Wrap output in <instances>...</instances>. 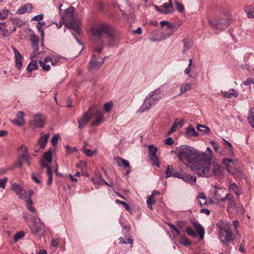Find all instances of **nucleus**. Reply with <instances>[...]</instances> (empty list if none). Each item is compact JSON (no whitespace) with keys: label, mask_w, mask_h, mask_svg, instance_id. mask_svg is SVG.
Masks as SVG:
<instances>
[{"label":"nucleus","mask_w":254,"mask_h":254,"mask_svg":"<svg viewBox=\"0 0 254 254\" xmlns=\"http://www.w3.org/2000/svg\"><path fill=\"white\" fill-rule=\"evenodd\" d=\"M173 152L181 161L190 166L191 170L200 176L209 177L214 175L219 177L222 173L220 165L216 161L211 162L205 152L186 145L177 147Z\"/></svg>","instance_id":"nucleus-1"},{"label":"nucleus","mask_w":254,"mask_h":254,"mask_svg":"<svg viewBox=\"0 0 254 254\" xmlns=\"http://www.w3.org/2000/svg\"><path fill=\"white\" fill-rule=\"evenodd\" d=\"M74 10L73 7H69L63 12H61V17L65 27L75 33H78L80 22L78 18L74 15Z\"/></svg>","instance_id":"nucleus-2"},{"label":"nucleus","mask_w":254,"mask_h":254,"mask_svg":"<svg viewBox=\"0 0 254 254\" xmlns=\"http://www.w3.org/2000/svg\"><path fill=\"white\" fill-rule=\"evenodd\" d=\"M163 94L164 91L160 88L150 92L145 97L143 103L136 111V113H143L150 109L162 99Z\"/></svg>","instance_id":"nucleus-3"},{"label":"nucleus","mask_w":254,"mask_h":254,"mask_svg":"<svg viewBox=\"0 0 254 254\" xmlns=\"http://www.w3.org/2000/svg\"><path fill=\"white\" fill-rule=\"evenodd\" d=\"M112 27L107 23H100L92 26L90 29L92 35L97 40H102L101 38L107 34Z\"/></svg>","instance_id":"nucleus-4"},{"label":"nucleus","mask_w":254,"mask_h":254,"mask_svg":"<svg viewBox=\"0 0 254 254\" xmlns=\"http://www.w3.org/2000/svg\"><path fill=\"white\" fill-rule=\"evenodd\" d=\"M60 57L58 55H51L43 60H40L39 64L43 70L49 71L51 70V65L56 66L60 62Z\"/></svg>","instance_id":"nucleus-5"},{"label":"nucleus","mask_w":254,"mask_h":254,"mask_svg":"<svg viewBox=\"0 0 254 254\" xmlns=\"http://www.w3.org/2000/svg\"><path fill=\"white\" fill-rule=\"evenodd\" d=\"M24 182L21 181L19 184L13 183L11 185V190L21 199H25L26 197H31L33 191L31 190H25L23 187Z\"/></svg>","instance_id":"nucleus-6"},{"label":"nucleus","mask_w":254,"mask_h":254,"mask_svg":"<svg viewBox=\"0 0 254 254\" xmlns=\"http://www.w3.org/2000/svg\"><path fill=\"white\" fill-rule=\"evenodd\" d=\"M46 121V117L42 114H36L29 121V124L34 127H43Z\"/></svg>","instance_id":"nucleus-7"},{"label":"nucleus","mask_w":254,"mask_h":254,"mask_svg":"<svg viewBox=\"0 0 254 254\" xmlns=\"http://www.w3.org/2000/svg\"><path fill=\"white\" fill-rule=\"evenodd\" d=\"M213 190V196L212 199L213 201L218 204H220L226 201L227 193H225L226 189L223 188H219L216 186L214 187Z\"/></svg>","instance_id":"nucleus-8"},{"label":"nucleus","mask_w":254,"mask_h":254,"mask_svg":"<svg viewBox=\"0 0 254 254\" xmlns=\"http://www.w3.org/2000/svg\"><path fill=\"white\" fill-rule=\"evenodd\" d=\"M32 224H28V226L30 229L31 232L34 235H38L40 234L44 226V224L40 222L36 215L32 216Z\"/></svg>","instance_id":"nucleus-9"},{"label":"nucleus","mask_w":254,"mask_h":254,"mask_svg":"<svg viewBox=\"0 0 254 254\" xmlns=\"http://www.w3.org/2000/svg\"><path fill=\"white\" fill-rule=\"evenodd\" d=\"M219 238L223 243L232 241L234 239V235L229 228H222L219 230Z\"/></svg>","instance_id":"nucleus-10"},{"label":"nucleus","mask_w":254,"mask_h":254,"mask_svg":"<svg viewBox=\"0 0 254 254\" xmlns=\"http://www.w3.org/2000/svg\"><path fill=\"white\" fill-rule=\"evenodd\" d=\"M30 41L32 42V48L33 52L30 54L29 58L30 59H33L34 58H39V56L41 53L38 52V44H39V38L35 34H33L30 36Z\"/></svg>","instance_id":"nucleus-11"},{"label":"nucleus","mask_w":254,"mask_h":254,"mask_svg":"<svg viewBox=\"0 0 254 254\" xmlns=\"http://www.w3.org/2000/svg\"><path fill=\"white\" fill-rule=\"evenodd\" d=\"M93 108V107H90L87 112L84 113L81 117L77 119L78 128L79 129L83 128L91 120L92 115L91 112Z\"/></svg>","instance_id":"nucleus-12"},{"label":"nucleus","mask_w":254,"mask_h":254,"mask_svg":"<svg viewBox=\"0 0 254 254\" xmlns=\"http://www.w3.org/2000/svg\"><path fill=\"white\" fill-rule=\"evenodd\" d=\"M226 201H228V206L227 209L228 211H235L241 214H243L244 213L245 210L242 206L236 207V203L232 194L230 193H227Z\"/></svg>","instance_id":"nucleus-13"},{"label":"nucleus","mask_w":254,"mask_h":254,"mask_svg":"<svg viewBox=\"0 0 254 254\" xmlns=\"http://www.w3.org/2000/svg\"><path fill=\"white\" fill-rule=\"evenodd\" d=\"M106 45L108 46H114L119 40V35L116 31L112 28L105 36Z\"/></svg>","instance_id":"nucleus-14"},{"label":"nucleus","mask_w":254,"mask_h":254,"mask_svg":"<svg viewBox=\"0 0 254 254\" xmlns=\"http://www.w3.org/2000/svg\"><path fill=\"white\" fill-rule=\"evenodd\" d=\"M157 150L158 148L152 145L149 147V157L152 161V164L158 167L159 163L156 156Z\"/></svg>","instance_id":"nucleus-15"},{"label":"nucleus","mask_w":254,"mask_h":254,"mask_svg":"<svg viewBox=\"0 0 254 254\" xmlns=\"http://www.w3.org/2000/svg\"><path fill=\"white\" fill-rule=\"evenodd\" d=\"M92 117H94L92 122V125L94 126H98L104 122L103 113L100 110H97L94 113H92L91 118Z\"/></svg>","instance_id":"nucleus-16"},{"label":"nucleus","mask_w":254,"mask_h":254,"mask_svg":"<svg viewBox=\"0 0 254 254\" xmlns=\"http://www.w3.org/2000/svg\"><path fill=\"white\" fill-rule=\"evenodd\" d=\"M223 140L228 146L226 148L225 150L220 151V154L223 156L228 157H233L234 156V153L232 144L225 139H223Z\"/></svg>","instance_id":"nucleus-17"},{"label":"nucleus","mask_w":254,"mask_h":254,"mask_svg":"<svg viewBox=\"0 0 254 254\" xmlns=\"http://www.w3.org/2000/svg\"><path fill=\"white\" fill-rule=\"evenodd\" d=\"M13 51L14 54L16 67L19 70L22 67L23 60L24 59L23 57L21 55L20 53L15 48H13Z\"/></svg>","instance_id":"nucleus-18"},{"label":"nucleus","mask_w":254,"mask_h":254,"mask_svg":"<svg viewBox=\"0 0 254 254\" xmlns=\"http://www.w3.org/2000/svg\"><path fill=\"white\" fill-rule=\"evenodd\" d=\"M192 226L196 230L197 233L199 236V240H202L204 238V230L202 226L195 220L191 221Z\"/></svg>","instance_id":"nucleus-19"},{"label":"nucleus","mask_w":254,"mask_h":254,"mask_svg":"<svg viewBox=\"0 0 254 254\" xmlns=\"http://www.w3.org/2000/svg\"><path fill=\"white\" fill-rule=\"evenodd\" d=\"M12 123L18 126H22L24 125L25 124L24 112L20 111L18 112L16 115L15 118L12 121Z\"/></svg>","instance_id":"nucleus-20"},{"label":"nucleus","mask_w":254,"mask_h":254,"mask_svg":"<svg viewBox=\"0 0 254 254\" xmlns=\"http://www.w3.org/2000/svg\"><path fill=\"white\" fill-rule=\"evenodd\" d=\"M33 9V5L31 3H26L19 7L16 13L18 14H23L26 13H29Z\"/></svg>","instance_id":"nucleus-21"},{"label":"nucleus","mask_w":254,"mask_h":254,"mask_svg":"<svg viewBox=\"0 0 254 254\" xmlns=\"http://www.w3.org/2000/svg\"><path fill=\"white\" fill-rule=\"evenodd\" d=\"M93 52L98 53H101L104 47L103 40H97L93 41Z\"/></svg>","instance_id":"nucleus-22"},{"label":"nucleus","mask_w":254,"mask_h":254,"mask_svg":"<svg viewBox=\"0 0 254 254\" xmlns=\"http://www.w3.org/2000/svg\"><path fill=\"white\" fill-rule=\"evenodd\" d=\"M42 168H46L47 169V175L48 176V181L47 184L49 186H50L52 184L53 179V171L51 169V168L50 165L48 164H46L43 161L42 163Z\"/></svg>","instance_id":"nucleus-23"},{"label":"nucleus","mask_w":254,"mask_h":254,"mask_svg":"<svg viewBox=\"0 0 254 254\" xmlns=\"http://www.w3.org/2000/svg\"><path fill=\"white\" fill-rule=\"evenodd\" d=\"M156 194H160L159 192L157 190L153 191L151 195L147 198L146 200L147 206L150 210L153 209V204H155L156 201L154 196Z\"/></svg>","instance_id":"nucleus-24"},{"label":"nucleus","mask_w":254,"mask_h":254,"mask_svg":"<svg viewBox=\"0 0 254 254\" xmlns=\"http://www.w3.org/2000/svg\"><path fill=\"white\" fill-rule=\"evenodd\" d=\"M49 135L50 134L49 133L46 134L41 133L40 138L38 141V145L39 146L40 149L45 148L47 144Z\"/></svg>","instance_id":"nucleus-25"},{"label":"nucleus","mask_w":254,"mask_h":254,"mask_svg":"<svg viewBox=\"0 0 254 254\" xmlns=\"http://www.w3.org/2000/svg\"><path fill=\"white\" fill-rule=\"evenodd\" d=\"M184 120L183 119H176L173 126L172 127L170 130L169 132V134L174 132L177 128H181L184 124Z\"/></svg>","instance_id":"nucleus-26"},{"label":"nucleus","mask_w":254,"mask_h":254,"mask_svg":"<svg viewBox=\"0 0 254 254\" xmlns=\"http://www.w3.org/2000/svg\"><path fill=\"white\" fill-rule=\"evenodd\" d=\"M29 155L28 148L24 145H21L18 149V158L22 159Z\"/></svg>","instance_id":"nucleus-27"},{"label":"nucleus","mask_w":254,"mask_h":254,"mask_svg":"<svg viewBox=\"0 0 254 254\" xmlns=\"http://www.w3.org/2000/svg\"><path fill=\"white\" fill-rule=\"evenodd\" d=\"M236 162V159H232L231 158H224L223 159V163L226 166V169L229 172L231 173L232 174L234 173V172L231 169V164H233L234 163H235Z\"/></svg>","instance_id":"nucleus-28"},{"label":"nucleus","mask_w":254,"mask_h":254,"mask_svg":"<svg viewBox=\"0 0 254 254\" xmlns=\"http://www.w3.org/2000/svg\"><path fill=\"white\" fill-rule=\"evenodd\" d=\"M104 63V59L100 63L96 60V58L94 55L92 56V60L89 62V69L92 70L95 68H99Z\"/></svg>","instance_id":"nucleus-29"},{"label":"nucleus","mask_w":254,"mask_h":254,"mask_svg":"<svg viewBox=\"0 0 254 254\" xmlns=\"http://www.w3.org/2000/svg\"><path fill=\"white\" fill-rule=\"evenodd\" d=\"M91 181L96 185H103L104 183H106V181L102 178L100 174H95L91 178Z\"/></svg>","instance_id":"nucleus-30"},{"label":"nucleus","mask_w":254,"mask_h":254,"mask_svg":"<svg viewBox=\"0 0 254 254\" xmlns=\"http://www.w3.org/2000/svg\"><path fill=\"white\" fill-rule=\"evenodd\" d=\"M31 197H26L27 199H25V202L26 203V206L28 210H29L32 213L36 215L37 211L36 209L33 206V201L31 198Z\"/></svg>","instance_id":"nucleus-31"},{"label":"nucleus","mask_w":254,"mask_h":254,"mask_svg":"<svg viewBox=\"0 0 254 254\" xmlns=\"http://www.w3.org/2000/svg\"><path fill=\"white\" fill-rule=\"evenodd\" d=\"M52 152L51 150H49L44 154L43 159L41 161V167H42V163L43 161L46 164L49 165V163L52 160Z\"/></svg>","instance_id":"nucleus-32"},{"label":"nucleus","mask_w":254,"mask_h":254,"mask_svg":"<svg viewBox=\"0 0 254 254\" xmlns=\"http://www.w3.org/2000/svg\"><path fill=\"white\" fill-rule=\"evenodd\" d=\"M228 190L230 191L234 192L238 196H239L242 191V189L238 187L235 183L230 184L228 187Z\"/></svg>","instance_id":"nucleus-33"},{"label":"nucleus","mask_w":254,"mask_h":254,"mask_svg":"<svg viewBox=\"0 0 254 254\" xmlns=\"http://www.w3.org/2000/svg\"><path fill=\"white\" fill-rule=\"evenodd\" d=\"M223 96L226 98H230L232 96L237 97L239 93L234 89H230L228 91L222 92Z\"/></svg>","instance_id":"nucleus-34"},{"label":"nucleus","mask_w":254,"mask_h":254,"mask_svg":"<svg viewBox=\"0 0 254 254\" xmlns=\"http://www.w3.org/2000/svg\"><path fill=\"white\" fill-rule=\"evenodd\" d=\"M160 25L162 27H166L164 30L167 31V34L165 35L164 37L171 30H173L174 27L173 24L167 21H161L160 22Z\"/></svg>","instance_id":"nucleus-35"},{"label":"nucleus","mask_w":254,"mask_h":254,"mask_svg":"<svg viewBox=\"0 0 254 254\" xmlns=\"http://www.w3.org/2000/svg\"><path fill=\"white\" fill-rule=\"evenodd\" d=\"M32 61L28 64L26 70L28 72H31L32 71L37 69L38 67V63L36 60L31 59Z\"/></svg>","instance_id":"nucleus-36"},{"label":"nucleus","mask_w":254,"mask_h":254,"mask_svg":"<svg viewBox=\"0 0 254 254\" xmlns=\"http://www.w3.org/2000/svg\"><path fill=\"white\" fill-rule=\"evenodd\" d=\"M183 43L184 44V47L182 50V53L185 54L191 48L192 46V42L190 40L184 39L183 40Z\"/></svg>","instance_id":"nucleus-37"},{"label":"nucleus","mask_w":254,"mask_h":254,"mask_svg":"<svg viewBox=\"0 0 254 254\" xmlns=\"http://www.w3.org/2000/svg\"><path fill=\"white\" fill-rule=\"evenodd\" d=\"M162 8H164L161 12L164 13H168L172 11V4L171 0H169L168 2L164 3L162 5Z\"/></svg>","instance_id":"nucleus-38"},{"label":"nucleus","mask_w":254,"mask_h":254,"mask_svg":"<svg viewBox=\"0 0 254 254\" xmlns=\"http://www.w3.org/2000/svg\"><path fill=\"white\" fill-rule=\"evenodd\" d=\"M115 160L118 166H124L125 168H129V163L127 160H126L121 157H116Z\"/></svg>","instance_id":"nucleus-39"},{"label":"nucleus","mask_w":254,"mask_h":254,"mask_svg":"<svg viewBox=\"0 0 254 254\" xmlns=\"http://www.w3.org/2000/svg\"><path fill=\"white\" fill-rule=\"evenodd\" d=\"M245 11L249 18H254V7L248 5L245 8Z\"/></svg>","instance_id":"nucleus-40"},{"label":"nucleus","mask_w":254,"mask_h":254,"mask_svg":"<svg viewBox=\"0 0 254 254\" xmlns=\"http://www.w3.org/2000/svg\"><path fill=\"white\" fill-rule=\"evenodd\" d=\"M183 180L187 183L193 184L196 182V178L194 176H192L190 175H185L183 176Z\"/></svg>","instance_id":"nucleus-41"},{"label":"nucleus","mask_w":254,"mask_h":254,"mask_svg":"<svg viewBox=\"0 0 254 254\" xmlns=\"http://www.w3.org/2000/svg\"><path fill=\"white\" fill-rule=\"evenodd\" d=\"M198 202L200 206L206 203L207 198L203 192H199L197 196Z\"/></svg>","instance_id":"nucleus-42"},{"label":"nucleus","mask_w":254,"mask_h":254,"mask_svg":"<svg viewBox=\"0 0 254 254\" xmlns=\"http://www.w3.org/2000/svg\"><path fill=\"white\" fill-rule=\"evenodd\" d=\"M191 89V85L190 83H184L180 86V94L179 95H182L187 91H190Z\"/></svg>","instance_id":"nucleus-43"},{"label":"nucleus","mask_w":254,"mask_h":254,"mask_svg":"<svg viewBox=\"0 0 254 254\" xmlns=\"http://www.w3.org/2000/svg\"><path fill=\"white\" fill-rule=\"evenodd\" d=\"M197 129L201 131L202 134H208L210 132V129L208 127L200 124L197 125Z\"/></svg>","instance_id":"nucleus-44"},{"label":"nucleus","mask_w":254,"mask_h":254,"mask_svg":"<svg viewBox=\"0 0 254 254\" xmlns=\"http://www.w3.org/2000/svg\"><path fill=\"white\" fill-rule=\"evenodd\" d=\"M248 121L250 125L254 128V108H252L248 117Z\"/></svg>","instance_id":"nucleus-45"},{"label":"nucleus","mask_w":254,"mask_h":254,"mask_svg":"<svg viewBox=\"0 0 254 254\" xmlns=\"http://www.w3.org/2000/svg\"><path fill=\"white\" fill-rule=\"evenodd\" d=\"M182 25V22L181 21H177L176 23L173 24L174 25V28L173 30H171L168 33V34L164 37V39L167 38L172 35L174 32L176 31L180 26Z\"/></svg>","instance_id":"nucleus-46"},{"label":"nucleus","mask_w":254,"mask_h":254,"mask_svg":"<svg viewBox=\"0 0 254 254\" xmlns=\"http://www.w3.org/2000/svg\"><path fill=\"white\" fill-rule=\"evenodd\" d=\"M10 20L14 25L18 27L22 26L25 24L24 21L18 18H11Z\"/></svg>","instance_id":"nucleus-47"},{"label":"nucleus","mask_w":254,"mask_h":254,"mask_svg":"<svg viewBox=\"0 0 254 254\" xmlns=\"http://www.w3.org/2000/svg\"><path fill=\"white\" fill-rule=\"evenodd\" d=\"M180 242L185 246H189L191 244L190 241L185 236L181 237Z\"/></svg>","instance_id":"nucleus-48"},{"label":"nucleus","mask_w":254,"mask_h":254,"mask_svg":"<svg viewBox=\"0 0 254 254\" xmlns=\"http://www.w3.org/2000/svg\"><path fill=\"white\" fill-rule=\"evenodd\" d=\"M186 232L187 234L189 236H192L193 237H196L197 236V233L192 229L190 227L187 226L186 228Z\"/></svg>","instance_id":"nucleus-49"},{"label":"nucleus","mask_w":254,"mask_h":254,"mask_svg":"<svg viewBox=\"0 0 254 254\" xmlns=\"http://www.w3.org/2000/svg\"><path fill=\"white\" fill-rule=\"evenodd\" d=\"M187 132L191 135L194 136H198V133L196 131L195 128L192 126H190L188 127Z\"/></svg>","instance_id":"nucleus-50"},{"label":"nucleus","mask_w":254,"mask_h":254,"mask_svg":"<svg viewBox=\"0 0 254 254\" xmlns=\"http://www.w3.org/2000/svg\"><path fill=\"white\" fill-rule=\"evenodd\" d=\"M174 168L173 166H168L166 170V178H169L173 176Z\"/></svg>","instance_id":"nucleus-51"},{"label":"nucleus","mask_w":254,"mask_h":254,"mask_svg":"<svg viewBox=\"0 0 254 254\" xmlns=\"http://www.w3.org/2000/svg\"><path fill=\"white\" fill-rule=\"evenodd\" d=\"M60 243V239L58 238H53L51 240L50 248H57Z\"/></svg>","instance_id":"nucleus-52"},{"label":"nucleus","mask_w":254,"mask_h":254,"mask_svg":"<svg viewBox=\"0 0 254 254\" xmlns=\"http://www.w3.org/2000/svg\"><path fill=\"white\" fill-rule=\"evenodd\" d=\"M112 107H113V103L112 102H108V103H106L104 105L103 108H104V111L106 112L109 113L111 112Z\"/></svg>","instance_id":"nucleus-53"},{"label":"nucleus","mask_w":254,"mask_h":254,"mask_svg":"<svg viewBox=\"0 0 254 254\" xmlns=\"http://www.w3.org/2000/svg\"><path fill=\"white\" fill-rule=\"evenodd\" d=\"M9 13V11L8 10H3L2 11L0 12V19L4 20L6 19L8 17Z\"/></svg>","instance_id":"nucleus-54"},{"label":"nucleus","mask_w":254,"mask_h":254,"mask_svg":"<svg viewBox=\"0 0 254 254\" xmlns=\"http://www.w3.org/2000/svg\"><path fill=\"white\" fill-rule=\"evenodd\" d=\"M175 4L176 8L177 9L179 12L182 13L184 11L185 7L182 3H181L179 2L176 1H175Z\"/></svg>","instance_id":"nucleus-55"},{"label":"nucleus","mask_w":254,"mask_h":254,"mask_svg":"<svg viewBox=\"0 0 254 254\" xmlns=\"http://www.w3.org/2000/svg\"><path fill=\"white\" fill-rule=\"evenodd\" d=\"M8 181V178L4 177L2 179H0V188L2 189H5L6 187V184Z\"/></svg>","instance_id":"nucleus-56"},{"label":"nucleus","mask_w":254,"mask_h":254,"mask_svg":"<svg viewBox=\"0 0 254 254\" xmlns=\"http://www.w3.org/2000/svg\"><path fill=\"white\" fill-rule=\"evenodd\" d=\"M119 240H120V243H121V244H129L131 246V247H132V244H133V241L132 239L131 238H128L127 239V241H126L125 240L122 238V237H121L119 238Z\"/></svg>","instance_id":"nucleus-57"},{"label":"nucleus","mask_w":254,"mask_h":254,"mask_svg":"<svg viewBox=\"0 0 254 254\" xmlns=\"http://www.w3.org/2000/svg\"><path fill=\"white\" fill-rule=\"evenodd\" d=\"M83 152L86 156H92L94 154H96L97 150H94L93 151H92L90 149H84Z\"/></svg>","instance_id":"nucleus-58"},{"label":"nucleus","mask_w":254,"mask_h":254,"mask_svg":"<svg viewBox=\"0 0 254 254\" xmlns=\"http://www.w3.org/2000/svg\"><path fill=\"white\" fill-rule=\"evenodd\" d=\"M115 202L117 203L121 204L122 205H123L125 207L127 210H130V207L129 205L125 201H121L119 199H117Z\"/></svg>","instance_id":"nucleus-59"},{"label":"nucleus","mask_w":254,"mask_h":254,"mask_svg":"<svg viewBox=\"0 0 254 254\" xmlns=\"http://www.w3.org/2000/svg\"><path fill=\"white\" fill-rule=\"evenodd\" d=\"M36 27L38 31L41 33V35L43 36L44 34V29L42 28L43 26L41 25L40 22H37Z\"/></svg>","instance_id":"nucleus-60"},{"label":"nucleus","mask_w":254,"mask_h":254,"mask_svg":"<svg viewBox=\"0 0 254 254\" xmlns=\"http://www.w3.org/2000/svg\"><path fill=\"white\" fill-rule=\"evenodd\" d=\"M24 237V233L22 232H20L18 233H17L14 237V240L15 241H17L19 239H21Z\"/></svg>","instance_id":"nucleus-61"},{"label":"nucleus","mask_w":254,"mask_h":254,"mask_svg":"<svg viewBox=\"0 0 254 254\" xmlns=\"http://www.w3.org/2000/svg\"><path fill=\"white\" fill-rule=\"evenodd\" d=\"M252 84H254V78H249L243 82V84L246 86Z\"/></svg>","instance_id":"nucleus-62"},{"label":"nucleus","mask_w":254,"mask_h":254,"mask_svg":"<svg viewBox=\"0 0 254 254\" xmlns=\"http://www.w3.org/2000/svg\"><path fill=\"white\" fill-rule=\"evenodd\" d=\"M59 139V136L58 134L55 135L51 140V143L52 145L54 146L56 145L58 143Z\"/></svg>","instance_id":"nucleus-63"},{"label":"nucleus","mask_w":254,"mask_h":254,"mask_svg":"<svg viewBox=\"0 0 254 254\" xmlns=\"http://www.w3.org/2000/svg\"><path fill=\"white\" fill-rule=\"evenodd\" d=\"M66 152L70 154L74 151H77V149L75 147L71 148L68 145H67L65 147Z\"/></svg>","instance_id":"nucleus-64"}]
</instances>
